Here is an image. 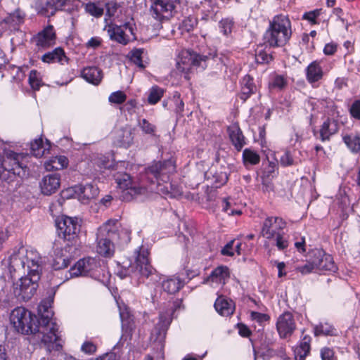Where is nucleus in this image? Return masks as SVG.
<instances>
[{"label": "nucleus", "mask_w": 360, "mask_h": 360, "mask_svg": "<svg viewBox=\"0 0 360 360\" xmlns=\"http://www.w3.org/2000/svg\"><path fill=\"white\" fill-rule=\"evenodd\" d=\"M82 77L89 83L98 85L102 80L103 72L96 66L86 67L82 71Z\"/></svg>", "instance_id": "25"}, {"label": "nucleus", "mask_w": 360, "mask_h": 360, "mask_svg": "<svg viewBox=\"0 0 360 360\" xmlns=\"http://www.w3.org/2000/svg\"><path fill=\"white\" fill-rule=\"evenodd\" d=\"M296 328L293 315L290 311L281 314L276 321V329L281 338L290 337Z\"/></svg>", "instance_id": "13"}, {"label": "nucleus", "mask_w": 360, "mask_h": 360, "mask_svg": "<svg viewBox=\"0 0 360 360\" xmlns=\"http://www.w3.org/2000/svg\"><path fill=\"white\" fill-rule=\"evenodd\" d=\"M234 243V240L229 241L221 250V253L222 255L230 256L232 257L234 255V252L233 251V246Z\"/></svg>", "instance_id": "63"}, {"label": "nucleus", "mask_w": 360, "mask_h": 360, "mask_svg": "<svg viewBox=\"0 0 360 360\" xmlns=\"http://www.w3.org/2000/svg\"><path fill=\"white\" fill-rule=\"evenodd\" d=\"M222 202V210L229 215H240L242 214V211L240 210H236L232 207V204L229 201V199L224 198Z\"/></svg>", "instance_id": "55"}, {"label": "nucleus", "mask_w": 360, "mask_h": 360, "mask_svg": "<svg viewBox=\"0 0 360 360\" xmlns=\"http://www.w3.org/2000/svg\"><path fill=\"white\" fill-rule=\"evenodd\" d=\"M273 60L271 54L267 53L264 50H260L256 52L255 61L259 64H267Z\"/></svg>", "instance_id": "51"}, {"label": "nucleus", "mask_w": 360, "mask_h": 360, "mask_svg": "<svg viewBox=\"0 0 360 360\" xmlns=\"http://www.w3.org/2000/svg\"><path fill=\"white\" fill-rule=\"evenodd\" d=\"M243 160L245 166L255 165L259 162L260 156L257 152L250 148H245L243 152Z\"/></svg>", "instance_id": "39"}, {"label": "nucleus", "mask_w": 360, "mask_h": 360, "mask_svg": "<svg viewBox=\"0 0 360 360\" xmlns=\"http://www.w3.org/2000/svg\"><path fill=\"white\" fill-rule=\"evenodd\" d=\"M287 84V80L282 75L275 76L269 83V87L271 89H283Z\"/></svg>", "instance_id": "53"}, {"label": "nucleus", "mask_w": 360, "mask_h": 360, "mask_svg": "<svg viewBox=\"0 0 360 360\" xmlns=\"http://www.w3.org/2000/svg\"><path fill=\"white\" fill-rule=\"evenodd\" d=\"M64 0H51L48 1L46 4L47 15H54L57 10L61 9L64 6Z\"/></svg>", "instance_id": "46"}, {"label": "nucleus", "mask_w": 360, "mask_h": 360, "mask_svg": "<svg viewBox=\"0 0 360 360\" xmlns=\"http://www.w3.org/2000/svg\"><path fill=\"white\" fill-rule=\"evenodd\" d=\"M321 360H331L333 358L337 359L335 351L328 347H325L321 349Z\"/></svg>", "instance_id": "60"}, {"label": "nucleus", "mask_w": 360, "mask_h": 360, "mask_svg": "<svg viewBox=\"0 0 360 360\" xmlns=\"http://www.w3.org/2000/svg\"><path fill=\"white\" fill-rule=\"evenodd\" d=\"M25 15L20 9L15 10L13 13H8L1 21L11 30H18L19 26L24 22Z\"/></svg>", "instance_id": "23"}, {"label": "nucleus", "mask_w": 360, "mask_h": 360, "mask_svg": "<svg viewBox=\"0 0 360 360\" xmlns=\"http://www.w3.org/2000/svg\"><path fill=\"white\" fill-rule=\"evenodd\" d=\"M262 189L264 192H270L273 191L274 186L273 184L268 179L269 177H266L265 176H262Z\"/></svg>", "instance_id": "64"}, {"label": "nucleus", "mask_w": 360, "mask_h": 360, "mask_svg": "<svg viewBox=\"0 0 360 360\" xmlns=\"http://www.w3.org/2000/svg\"><path fill=\"white\" fill-rule=\"evenodd\" d=\"M38 281H34V276L21 277L16 283H13V294L20 300L27 301L35 293L38 288Z\"/></svg>", "instance_id": "10"}, {"label": "nucleus", "mask_w": 360, "mask_h": 360, "mask_svg": "<svg viewBox=\"0 0 360 360\" xmlns=\"http://www.w3.org/2000/svg\"><path fill=\"white\" fill-rule=\"evenodd\" d=\"M310 257L316 270L330 272H335L338 270L332 256L321 249L312 250Z\"/></svg>", "instance_id": "12"}, {"label": "nucleus", "mask_w": 360, "mask_h": 360, "mask_svg": "<svg viewBox=\"0 0 360 360\" xmlns=\"http://www.w3.org/2000/svg\"><path fill=\"white\" fill-rule=\"evenodd\" d=\"M96 346L91 341L84 342L81 346V351L86 354H94L96 351Z\"/></svg>", "instance_id": "59"}, {"label": "nucleus", "mask_w": 360, "mask_h": 360, "mask_svg": "<svg viewBox=\"0 0 360 360\" xmlns=\"http://www.w3.org/2000/svg\"><path fill=\"white\" fill-rule=\"evenodd\" d=\"M126 100L127 95L122 91L112 92L108 98L109 102L115 104H122L124 103Z\"/></svg>", "instance_id": "48"}, {"label": "nucleus", "mask_w": 360, "mask_h": 360, "mask_svg": "<svg viewBox=\"0 0 360 360\" xmlns=\"http://www.w3.org/2000/svg\"><path fill=\"white\" fill-rule=\"evenodd\" d=\"M281 164L284 166H290L295 164L293 158L290 151H285L280 158Z\"/></svg>", "instance_id": "61"}, {"label": "nucleus", "mask_w": 360, "mask_h": 360, "mask_svg": "<svg viewBox=\"0 0 360 360\" xmlns=\"http://www.w3.org/2000/svg\"><path fill=\"white\" fill-rule=\"evenodd\" d=\"M68 165V160L65 156H56L45 163L47 171L60 170Z\"/></svg>", "instance_id": "34"}, {"label": "nucleus", "mask_w": 360, "mask_h": 360, "mask_svg": "<svg viewBox=\"0 0 360 360\" xmlns=\"http://www.w3.org/2000/svg\"><path fill=\"white\" fill-rule=\"evenodd\" d=\"M48 293V297L38 306L39 318L24 307H17L12 311L10 320L17 332L27 335L37 334L46 352H58L62 349V345L58 335V326L52 319L51 304L55 291L52 288Z\"/></svg>", "instance_id": "1"}, {"label": "nucleus", "mask_w": 360, "mask_h": 360, "mask_svg": "<svg viewBox=\"0 0 360 360\" xmlns=\"http://www.w3.org/2000/svg\"><path fill=\"white\" fill-rule=\"evenodd\" d=\"M176 307L177 305L175 304V303H173L168 311L165 313L161 312L160 314L159 321L155 325L152 333L153 335L156 336L155 342L157 343L158 352L155 355H148V360H160L165 358L162 341L165 338L167 331L172 322V316Z\"/></svg>", "instance_id": "5"}, {"label": "nucleus", "mask_w": 360, "mask_h": 360, "mask_svg": "<svg viewBox=\"0 0 360 360\" xmlns=\"http://www.w3.org/2000/svg\"><path fill=\"white\" fill-rule=\"evenodd\" d=\"M70 262L71 258L69 256H56L53 263V268L55 270L65 269L70 265Z\"/></svg>", "instance_id": "43"}, {"label": "nucleus", "mask_w": 360, "mask_h": 360, "mask_svg": "<svg viewBox=\"0 0 360 360\" xmlns=\"http://www.w3.org/2000/svg\"><path fill=\"white\" fill-rule=\"evenodd\" d=\"M292 36L291 22L283 14L275 15L269 21V26L264 34L265 44L270 47L285 46Z\"/></svg>", "instance_id": "3"}, {"label": "nucleus", "mask_w": 360, "mask_h": 360, "mask_svg": "<svg viewBox=\"0 0 360 360\" xmlns=\"http://www.w3.org/2000/svg\"><path fill=\"white\" fill-rule=\"evenodd\" d=\"M50 148V143L47 142L45 146L41 139H35L31 143V150L34 156L41 158L45 155L46 151L49 152Z\"/></svg>", "instance_id": "35"}, {"label": "nucleus", "mask_w": 360, "mask_h": 360, "mask_svg": "<svg viewBox=\"0 0 360 360\" xmlns=\"http://www.w3.org/2000/svg\"><path fill=\"white\" fill-rule=\"evenodd\" d=\"M216 311L221 316H228L233 314L235 307L232 300L219 296L214 302Z\"/></svg>", "instance_id": "27"}, {"label": "nucleus", "mask_w": 360, "mask_h": 360, "mask_svg": "<svg viewBox=\"0 0 360 360\" xmlns=\"http://www.w3.org/2000/svg\"><path fill=\"white\" fill-rule=\"evenodd\" d=\"M100 265L95 258L87 257L79 259L69 270L70 278L77 276H89L98 278Z\"/></svg>", "instance_id": "9"}, {"label": "nucleus", "mask_w": 360, "mask_h": 360, "mask_svg": "<svg viewBox=\"0 0 360 360\" xmlns=\"http://www.w3.org/2000/svg\"><path fill=\"white\" fill-rule=\"evenodd\" d=\"M314 335L315 336L319 335H336V329L330 323H320L319 325H316L314 328Z\"/></svg>", "instance_id": "38"}, {"label": "nucleus", "mask_w": 360, "mask_h": 360, "mask_svg": "<svg viewBox=\"0 0 360 360\" xmlns=\"http://www.w3.org/2000/svg\"><path fill=\"white\" fill-rule=\"evenodd\" d=\"M109 37L111 40L115 41L122 45H127L130 41L128 36L125 34L124 28L122 25H117L110 23L105 27Z\"/></svg>", "instance_id": "20"}, {"label": "nucleus", "mask_w": 360, "mask_h": 360, "mask_svg": "<svg viewBox=\"0 0 360 360\" xmlns=\"http://www.w3.org/2000/svg\"><path fill=\"white\" fill-rule=\"evenodd\" d=\"M134 263L130 264L129 271L141 277L149 278L153 275L156 270L152 266L149 261V251L147 248L141 246L134 251Z\"/></svg>", "instance_id": "7"}, {"label": "nucleus", "mask_w": 360, "mask_h": 360, "mask_svg": "<svg viewBox=\"0 0 360 360\" xmlns=\"http://www.w3.org/2000/svg\"><path fill=\"white\" fill-rule=\"evenodd\" d=\"M115 180L120 188L126 191V194H145L146 186H133L131 176L127 173H118L115 175Z\"/></svg>", "instance_id": "16"}, {"label": "nucleus", "mask_w": 360, "mask_h": 360, "mask_svg": "<svg viewBox=\"0 0 360 360\" xmlns=\"http://www.w3.org/2000/svg\"><path fill=\"white\" fill-rule=\"evenodd\" d=\"M314 269H316L314 264H312V260L311 257L307 261L306 264L304 265L297 266L295 267V270L302 275H307L311 273Z\"/></svg>", "instance_id": "52"}, {"label": "nucleus", "mask_w": 360, "mask_h": 360, "mask_svg": "<svg viewBox=\"0 0 360 360\" xmlns=\"http://www.w3.org/2000/svg\"><path fill=\"white\" fill-rule=\"evenodd\" d=\"M28 82L34 90H39L41 82L39 78V72L36 70H32L29 74Z\"/></svg>", "instance_id": "44"}, {"label": "nucleus", "mask_w": 360, "mask_h": 360, "mask_svg": "<svg viewBox=\"0 0 360 360\" xmlns=\"http://www.w3.org/2000/svg\"><path fill=\"white\" fill-rule=\"evenodd\" d=\"M310 340L309 336L304 337L300 346L295 349V360L297 357L300 358V360H303L307 356L310 351Z\"/></svg>", "instance_id": "37"}, {"label": "nucleus", "mask_w": 360, "mask_h": 360, "mask_svg": "<svg viewBox=\"0 0 360 360\" xmlns=\"http://www.w3.org/2000/svg\"><path fill=\"white\" fill-rule=\"evenodd\" d=\"M339 130L338 120L327 118L321 126L319 131L321 141H329L330 137L337 134Z\"/></svg>", "instance_id": "21"}, {"label": "nucleus", "mask_w": 360, "mask_h": 360, "mask_svg": "<svg viewBox=\"0 0 360 360\" xmlns=\"http://www.w3.org/2000/svg\"><path fill=\"white\" fill-rule=\"evenodd\" d=\"M25 271L28 276H34V281H39L41 273V257L34 251H27L25 257Z\"/></svg>", "instance_id": "15"}, {"label": "nucleus", "mask_w": 360, "mask_h": 360, "mask_svg": "<svg viewBox=\"0 0 360 360\" xmlns=\"http://www.w3.org/2000/svg\"><path fill=\"white\" fill-rule=\"evenodd\" d=\"M234 27V21L232 18H223L219 22V29L220 32L224 36H229L231 34Z\"/></svg>", "instance_id": "40"}, {"label": "nucleus", "mask_w": 360, "mask_h": 360, "mask_svg": "<svg viewBox=\"0 0 360 360\" xmlns=\"http://www.w3.org/2000/svg\"><path fill=\"white\" fill-rule=\"evenodd\" d=\"M205 176L207 180H211L212 184L216 188L220 187L228 181L227 173L224 171L217 170L216 168L212 167L205 174Z\"/></svg>", "instance_id": "24"}, {"label": "nucleus", "mask_w": 360, "mask_h": 360, "mask_svg": "<svg viewBox=\"0 0 360 360\" xmlns=\"http://www.w3.org/2000/svg\"><path fill=\"white\" fill-rule=\"evenodd\" d=\"M229 139L235 148L240 151L246 144L245 136L238 124H233L227 129Z\"/></svg>", "instance_id": "22"}, {"label": "nucleus", "mask_w": 360, "mask_h": 360, "mask_svg": "<svg viewBox=\"0 0 360 360\" xmlns=\"http://www.w3.org/2000/svg\"><path fill=\"white\" fill-rule=\"evenodd\" d=\"M57 233L60 238L72 244L77 238L80 225L77 218L62 216L56 220Z\"/></svg>", "instance_id": "8"}, {"label": "nucleus", "mask_w": 360, "mask_h": 360, "mask_svg": "<svg viewBox=\"0 0 360 360\" xmlns=\"http://www.w3.org/2000/svg\"><path fill=\"white\" fill-rule=\"evenodd\" d=\"M323 72L320 63L317 60L311 62L306 68V78L309 84L321 80Z\"/></svg>", "instance_id": "26"}, {"label": "nucleus", "mask_w": 360, "mask_h": 360, "mask_svg": "<svg viewBox=\"0 0 360 360\" xmlns=\"http://www.w3.org/2000/svg\"><path fill=\"white\" fill-rule=\"evenodd\" d=\"M160 4V20L162 22L165 18L172 17L176 13V6L179 4L180 0H162Z\"/></svg>", "instance_id": "28"}, {"label": "nucleus", "mask_w": 360, "mask_h": 360, "mask_svg": "<svg viewBox=\"0 0 360 360\" xmlns=\"http://www.w3.org/2000/svg\"><path fill=\"white\" fill-rule=\"evenodd\" d=\"M342 140L352 153L360 152V133H351L342 137Z\"/></svg>", "instance_id": "33"}, {"label": "nucleus", "mask_w": 360, "mask_h": 360, "mask_svg": "<svg viewBox=\"0 0 360 360\" xmlns=\"http://www.w3.org/2000/svg\"><path fill=\"white\" fill-rule=\"evenodd\" d=\"M139 126L143 133L146 134L154 135L156 127L150 123L146 119H142L139 121Z\"/></svg>", "instance_id": "49"}, {"label": "nucleus", "mask_w": 360, "mask_h": 360, "mask_svg": "<svg viewBox=\"0 0 360 360\" xmlns=\"http://www.w3.org/2000/svg\"><path fill=\"white\" fill-rule=\"evenodd\" d=\"M286 222L278 217H268L263 222L260 236L268 240L274 239L278 233L283 231Z\"/></svg>", "instance_id": "11"}, {"label": "nucleus", "mask_w": 360, "mask_h": 360, "mask_svg": "<svg viewBox=\"0 0 360 360\" xmlns=\"http://www.w3.org/2000/svg\"><path fill=\"white\" fill-rule=\"evenodd\" d=\"M230 276L229 269L226 266H219L215 268L207 277V281H212L224 285Z\"/></svg>", "instance_id": "29"}, {"label": "nucleus", "mask_w": 360, "mask_h": 360, "mask_svg": "<svg viewBox=\"0 0 360 360\" xmlns=\"http://www.w3.org/2000/svg\"><path fill=\"white\" fill-rule=\"evenodd\" d=\"M185 54V56L181 58L176 62V69L179 72L186 75L184 76L186 79H188L187 75L191 70V66L201 68L202 70H205L207 68V62L217 56L215 52L213 53H210L208 55H203L194 51H187Z\"/></svg>", "instance_id": "6"}, {"label": "nucleus", "mask_w": 360, "mask_h": 360, "mask_svg": "<svg viewBox=\"0 0 360 360\" xmlns=\"http://www.w3.org/2000/svg\"><path fill=\"white\" fill-rule=\"evenodd\" d=\"M310 340L309 336L304 337L300 346L295 349V360L297 357L300 358V360H303L307 356L310 351Z\"/></svg>", "instance_id": "36"}, {"label": "nucleus", "mask_w": 360, "mask_h": 360, "mask_svg": "<svg viewBox=\"0 0 360 360\" xmlns=\"http://www.w3.org/2000/svg\"><path fill=\"white\" fill-rule=\"evenodd\" d=\"M119 8V5L116 2H109L105 4L106 15L109 17L114 16Z\"/></svg>", "instance_id": "62"}, {"label": "nucleus", "mask_w": 360, "mask_h": 360, "mask_svg": "<svg viewBox=\"0 0 360 360\" xmlns=\"http://www.w3.org/2000/svg\"><path fill=\"white\" fill-rule=\"evenodd\" d=\"M41 60L46 63L56 62L63 63L64 60L66 61L68 60V58L65 56L64 50L61 47H57L51 51L44 53L41 57Z\"/></svg>", "instance_id": "32"}, {"label": "nucleus", "mask_w": 360, "mask_h": 360, "mask_svg": "<svg viewBox=\"0 0 360 360\" xmlns=\"http://www.w3.org/2000/svg\"><path fill=\"white\" fill-rule=\"evenodd\" d=\"M74 189L79 200L84 204L95 198L99 193L98 186L94 184H79Z\"/></svg>", "instance_id": "17"}, {"label": "nucleus", "mask_w": 360, "mask_h": 360, "mask_svg": "<svg viewBox=\"0 0 360 360\" xmlns=\"http://www.w3.org/2000/svg\"><path fill=\"white\" fill-rule=\"evenodd\" d=\"M321 9H315L309 12H305L302 15V19L309 21L311 24L315 25L318 22L316 18L321 15Z\"/></svg>", "instance_id": "54"}, {"label": "nucleus", "mask_w": 360, "mask_h": 360, "mask_svg": "<svg viewBox=\"0 0 360 360\" xmlns=\"http://www.w3.org/2000/svg\"><path fill=\"white\" fill-rule=\"evenodd\" d=\"M122 321V327L126 331H131L134 327L133 316L130 315L127 311H122L120 314Z\"/></svg>", "instance_id": "42"}, {"label": "nucleus", "mask_w": 360, "mask_h": 360, "mask_svg": "<svg viewBox=\"0 0 360 360\" xmlns=\"http://www.w3.org/2000/svg\"><path fill=\"white\" fill-rule=\"evenodd\" d=\"M198 24V19L194 16L186 18L181 22V27L184 30L189 32L192 31Z\"/></svg>", "instance_id": "50"}, {"label": "nucleus", "mask_w": 360, "mask_h": 360, "mask_svg": "<svg viewBox=\"0 0 360 360\" xmlns=\"http://www.w3.org/2000/svg\"><path fill=\"white\" fill-rule=\"evenodd\" d=\"M85 11L91 15L100 18L103 14V8L98 6L95 3H87L85 5Z\"/></svg>", "instance_id": "47"}, {"label": "nucleus", "mask_w": 360, "mask_h": 360, "mask_svg": "<svg viewBox=\"0 0 360 360\" xmlns=\"http://www.w3.org/2000/svg\"><path fill=\"white\" fill-rule=\"evenodd\" d=\"M39 50L46 49L55 45L56 34L54 27L49 25L38 32L33 38Z\"/></svg>", "instance_id": "14"}, {"label": "nucleus", "mask_w": 360, "mask_h": 360, "mask_svg": "<svg viewBox=\"0 0 360 360\" xmlns=\"http://www.w3.org/2000/svg\"><path fill=\"white\" fill-rule=\"evenodd\" d=\"M184 281L179 277L172 276L162 281V288L169 294H175L184 287Z\"/></svg>", "instance_id": "31"}, {"label": "nucleus", "mask_w": 360, "mask_h": 360, "mask_svg": "<svg viewBox=\"0 0 360 360\" xmlns=\"http://www.w3.org/2000/svg\"><path fill=\"white\" fill-rule=\"evenodd\" d=\"M134 141V136L129 128H122L117 131L115 143L120 147L128 148Z\"/></svg>", "instance_id": "30"}, {"label": "nucleus", "mask_w": 360, "mask_h": 360, "mask_svg": "<svg viewBox=\"0 0 360 360\" xmlns=\"http://www.w3.org/2000/svg\"><path fill=\"white\" fill-rule=\"evenodd\" d=\"M352 117L360 120V99L355 100L349 109Z\"/></svg>", "instance_id": "58"}, {"label": "nucleus", "mask_w": 360, "mask_h": 360, "mask_svg": "<svg viewBox=\"0 0 360 360\" xmlns=\"http://www.w3.org/2000/svg\"><path fill=\"white\" fill-rule=\"evenodd\" d=\"M174 170L175 166L172 160L154 162L146 171V176L150 184L146 187L145 194L149 191L160 195H169V188L171 184L167 181L169 174L173 173Z\"/></svg>", "instance_id": "2"}, {"label": "nucleus", "mask_w": 360, "mask_h": 360, "mask_svg": "<svg viewBox=\"0 0 360 360\" xmlns=\"http://www.w3.org/2000/svg\"><path fill=\"white\" fill-rule=\"evenodd\" d=\"M142 53L143 49H135L131 51L129 53L130 60L136 65H138L141 68H144L145 65L142 62Z\"/></svg>", "instance_id": "45"}, {"label": "nucleus", "mask_w": 360, "mask_h": 360, "mask_svg": "<svg viewBox=\"0 0 360 360\" xmlns=\"http://www.w3.org/2000/svg\"><path fill=\"white\" fill-rule=\"evenodd\" d=\"M274 239H275V245L279 250H284L288 248V241L285 238L283 231L278 233V235H276Z\"/></svg>", "instance_id": "56"}, {"label": "nucleus", "mask_w": 360, "mask_h": 360, "mask_svg": "<svg viewBox=\"0 0 360 360\" xmlns=\"http://www.w3.org/2000/svg\"><path fill=\"white\" fill-rule=\"evenodd\" d=\"M164 91L158 86H153L150 89L148 96V102L150 104L157 103L162 97Z\"/></svg>", "instance_id": "41"}, {"label": "nucleus", "mask_w": 360, "mask_h": 360, "mask_svg": "<svg viewBox=\"0 0 360 360\" xmlns=\"http://www.w3.org/2000/svg\"><path fill=\"white\" fill-rule=\"evenodd\" d=\"M117 220H108L98 229L96 251L105 257H111L115 252V243L119 239Z\"/></svg>", "instance_id": "4"}, {"label": "nucleus", "mask_w": 360, "mask_h": 360, "mask_svg": "<svg viewBox=\"0 0 360 360\" xmlns=\"http://www.w3.org/2000/svg\"><path fill=\"white\" fill-rule=\"evenodd\" d=\"M27 250L24 247H20L18 251H13V253L9 257L8 267L10 272L23 271L25 273V257Z\"/></svg>", "instance_id": "19"}, {"label": "nucleus", "mask_w": 360, "mask_h": 360, "mask_svg": "<svg viewBox=\"0 0 360 360\" xmlns=\"http://www.w3.org/2000/svg\"><path fill=\"white\" fill-rule=\"evenodd\" d=\"M152 4L150 7V13L152 17L158 20H160V2L162 3V0H151Z\"/></svg>", "instance_id": "57"}, {"label": "nucleus", "mask_w": 360, "mask_h": 360, "mask_svg": "<svg viewBox=\"0 0 360 360\" xmlns=\"http://www.w3.org/2000/svg\"><path fill=\"white\" fill-rule=\"evenodd\" d=\"M60 185V175L53 173L46 175L40 182L41 193L45 195H51L56 193Z\"/></svg>", "instance_id": "18"}]
</instances>
